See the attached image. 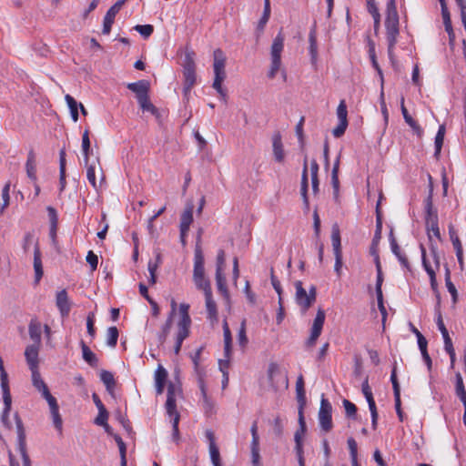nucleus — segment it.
Here are the masks:
<instances>
[{
    "mask_svg": "<svg viewBox=\"0 0 466 466\" xmlns=\"http://www.w3.org/2000/svg\"><path fill=\"white\" fill-rule=\"evenodd\" d=\"M325 311L321 308H319L317 311L316 317L311 326L310 335L307 341L308 345L313 346L316 343L318 338L321 334L323 325L325 322Z\"/></svg>",
    "mask_w": 466,
    "mask_h": 466,
    "instance_id": "14",
    "label": "nucleus"
},
{
    "mask_svg": "<svg viewBox=\"0 0 466 466\" xmlns=\"http://www.w3.org/2000/svg\"><path fill=\"white\" fill-rule=\"evenodd\" d=\"M17 432V450L21 455L23 466H31V461L26 451L25 432L21 419L17 414L15 416Z\"/></svg>",
    "mask_w": 466,
    "mask_h": 466,
    "instance_id": "12",
    "label": "nucleus"
},
{
    "mask_svg": "<svg viewBox=\"0 0 466 466\" xmlns=\"http://www.w3.org/2000/svg\"><path fill=\"white\" fill-rule=\"evenodd\" d=\"M390 248L392 253L398 258L400 264L407 268L409 265L408 259L404 254L400 252V247L396 241V239L393 238L392 234H390Z\"/></svg>",
    "mask_w": 466,
    "mask_h": 466,
    "instance_id": "31",
    "label": "nucleus"
},
{
    "mask_svg": "<svg viewBox=\"0 0 466 466\" xmlns=\"http://www.w3.org/2000/svg\"><path fill=\"white\" fill-rule=\"evenodd\" d=\"M9 191H10V183L8 182L4 186V187L2 189L3 204L0 208V214H3L5 210V208L9 205V202H10Z\"/></svg>",
    "mask_w": 466,
    "mask_h": 466,
    "instance_id": "47",
    "label": "nucleus"
},
{
    "mask_svg": "<svg viewBox=\"0 0 466 466\" xmlns=\"http://www.w3.org/2000/svg\"><path fill=\"white\" fill-rule=\"evenodd\" d=\"M348 447L350 453V460L352 461H358V445L356 441L353 438L348 439Z\"/></svg>",
    "mask_w": 466,
    "mask_h": 466,
    "instance_id": "57",
    "label": "nucleus"
},
{
    "mask_svg": "<svg viewBox=\"0 0 466 466\" xmlns=\"http://www.w3.org/2000/svg\"><path fill=\"white\" fill-rule=\"evenodd\" d=\"M193 282L196 288L202 290L204 294L212 291L210 282L205 275L204 256L199 247H197L195 249Z\"/></svg>",
    "mask_w": 466,
    "mask_h": 466,
    "instance_id": "4",
    "label": "nucleus"
},
{
    "mask_svg": "<svg viewBox=\"0 0 466 466\" xmlns=\"http://www.w3.org/2000/svg\"><path fill=\"white\" fill-rule=\"evenodd\" d=\"M179 393V389L174 384H169L167 388V398L166 401L167 413L171 419L173 427V436H178L179 414L176 410V396Z\"/></svg>",
    "mask_w": 466,
    "mask_h": 466,
    "instance_id": "9",
    "label": "nucleus"
},
{
    "mask_svg": "<svg viewBox=\"0 0 466 466\" xmlns=\"http://www.w3.org/2000/svg\"><path fill=\"white\" fill-rule=\"evenodd\" d=\"M189 305L181 303L178 307V319L176 324L174 352L178 354L183 341L189 336L191 318L188 313Z\"/></svg>",
    "mask_w": 466,
    "mask_h": 466,
    "instance_id": "3",
    "label": "nucleus"
},
{
    "mask_svg": "<svg viewBox=\"0 0 466 466\" xmlns=\"http://www.w3.org/2000/svg\"><path fill=\"white\" fill-rule=\"evenodd\" d=\"M238 341L241 348H245L248 343V338L246 335L245 322L243 321L238 330Z\"/></svg>",
    "mask_w": 466,
    "mask_h": 466,
    "instance_id": "58",
    "label": "nucleus"
},
{
    "mask_svg": "<svg viewBox=\"0 0 466 466\" xmlns=\"http://www.w3.org/2000/svg\"><path fill=\"white\" fill-rule=\"evenodd\" d=\"M107 419H108V412H107L106 409H104L102 410H98V415L95 419V423L96 425L101 426V425L106 424L107 422Z\"/></svg>",
    "mask_w": 466,
    "mask_h": 466,
    "instance_id": "63",
    "label": "nucleus"
},
{
    "mask_svg": "<svg viewBox=\"0 0 466 466\" xmlns=\"http://www.w3.org/2000/svg\"><path fill=\"white\" fill-rule=\"evenodd\" d=\"M452 244H453L454 249L456 251L458 262L461 265V267H462L463 266V250H462L461 243L458 238H455L454 239H452Z\"/></svg>",
    "mask_w": 466,
    "mask_h": 466,
    "instance_id": "56",
    "label": "nucleus"
},
{
    "mask_svg": "<svg viewBox=\"0 0 466 466\" xmlns=\"http://www.w3.org/2000/svg\"><path fill=\"white\" fill-rule=\"evenodd\" d=\"M426 227L430 238L432 237H435L438 239L441 238V233L438 225V216L431 215V218H426Z\"/></svg>",
    "mask_w": 466,
    "mask_h": 466,
    "instance_id": "25",
    "label": "nucleus"
},
{
    "mask_svg": "<svg viewBox=\"0 0 466 466\" xmlns=\"http://www.w3.org/2000/svg\"><path fill=\"white\" fill-rule=\"evenodd\" d=\"M331 411V404L328 400L322 397L318 419L320 429L325 432H329L333 427Z\"/></svg>",
    "mask_w": 466,
    "mask_h": 466,
    "instance_id": "11",
    "label": "nucleus"
},
{
    "mask_svg": "<svg viewBox=\"0 0 466 466\" xmlns=\"http://www.w3.org/2000/svg\"><path fill=\"white\" fill-rule=\"evenodd\" d=\"M25 167H26V173H27L28 177L31 180L35 181L36 180V166H35V156L32 152H30L28 155Z\"/></svg>",
    "mask_w": 466,
    "mask_h": 466,
    "instance_id": "34",
    "label": "nucleus"
},
{
    "mask_svg": "<svg viewBox=\"0 0 466 466\" xmlns=\"http://www.w3.org/2000/svg\"><path fill=\"white\" fill-rule=\"evenodd\" d=\"M370 13L372 15L374 19V28L377 30L380 27V15L378 8L376 7L374 0H366Z\"/></svg>",
    "mask_w": 466,
    "mask_h": 466,
    "instance_id": "42",
    "label": "nucleus"
},
{
    "mask_svg": "<svg viewBox=\"0 0 466 466\" xmlns=\"http://www.w3.org/2000/svg\"><path fill=\"white\" fill-rule=\"evenodd\" d=\"M269 15H270V4H269V2H264L263 15L260 18L258 25V30L262 31L264 29L266 24L268 23V21L269 19Z\"/></svg>",
    "mask_w": 466,
    "mask_h": 466,
    "instance_id": "50",
    "label": "nucleus"
},
{
    "mask_svg": "<svg viewBox=\"0 0 466 466\" xmlns=\"http://www.w3.org/2000/svg\"><path fill=\"white\" fill-rule=\"evenodd\" d=\"M273 155L275 160L281 163L284 160L285 153L280 137H275L273 139Z\"/></svg>",
    "mask_w": 466,
    "mask_h": 466,
    "instance_id": "29",
    "label": "nucleus"
},
{
    "mask_svg": "<svg viewBox=\"0 0 466 466\" xmlns=\"http://www.w3.org/2000/svg\"><path fill=\"white\" fill-rule=\"evenodd\" d=\"M205 295V302H206V309L208 312V318L212 321L218 320V309L217 304L213 299L212 291L204 294Z\"/></svg>",
    "mask_w": 466,
    "mask_h": 466,
    "instance_id": "23",
    "label": "nucleus"
},
{
    "mask_svg": "<svg viewBox=\"0 0 466 466\" xmlns=\"http://www.w3.org/2000/svg\"><path fill=\"white\" fill-rule=\"evenodd\" d=\"M361 390H362V393L365 396L366 400L369 404V409H370V415H371V426L375 430L377 427L378 412H377L376 403L373 399L372 391L368 383V380H365L362 383Z\"/></svg>",
    "mask_w": 466,
    "mask_h": 466,
    "instance_id": "16",
    "label": "nucleus"
},
{
    "mask_svg": "<svg viewBox=\"0 0 466 466\" xmlns=\"http://www.w3.org/2000/svg\"><path fill=\"white\" fill-rule=\"evenodd\" d=\"M167 378V371L163 366L159 365L157 370L155 371V382L166 384Z\"/></svg>",
    "mask_w": 466,
    "mask_h": 466,
    "instance_id": "55",
    "label": "nucleus"
},
{
    "mask_svg": "<svg viewBox=\"0 0 466 466\" xmlns=\"http://www.w3.org/2000/svg\"><path fill=\"white\" fill-rule=\"evenodd\" d=\"M437 326L443 337L444 348H450V346L452 345L451 339L450 338L448 330L445 328L441 313H439L437 317Z\"/></svg>",
    "mask_w": 466,
    "mask_h": 466,
    "instance_id": "36",
    "label": "nucleus"
},
{
    "mask_svg": "<svg viewBox=\"0 0 466 466\" xmlns=\"http://www.w3.org/2000/svg\"><path fill=\"white\" fill-rule=\"evenodd\" d=\"M309 52L310 56L311 64L313 66H316L318 61V44H317V35L316 30L312 29L310 30L309 34Z\"/></svg>",
    "mask_w": 466,
    "mask_h": 466,
    "instance_id": "24",
    "label": "nucleus"
},
{
    "mask_svg": "<svg viewBox=\"0 0 466 466\" xmlns=\"http://www.w3.org/2000/svg\"><path fill=\"white\" fill-rule=\"evenodd\" d=\"M401 113L405 122L410 126L412 131L420 137L423 135V129L410 116L407 108L404 106V98H401Z\"/></svg>",
    "mask_w": 466,
    "mask_h": 466,
    "instance_id": "21",
    "label": "nucleus"
},
{
    "mask_svg": "<svg viewBox=\"0 0 466 466\" xmlns=\"http://www.w3.org/2000/svg\"><path fill=\"white\" fill-rule=\"evenodd\" d=\"M118 339V330L116 327H110L106 331V344L109 347H115Z\"/></svg>",
    "mask_w": 466,
    "mask_h": 466,
    "instance_id": "46",
    "label": "nucleus"
},
{
    "mask_svg": "<svg viewBox=\"0 0 466 466\" xmlns=\"http://www.w3.org/2000/svg\"><path fill=\"white\" fill-rule=\"evenodd\" d=\"M134 29L145 38L150 36L154 31V27L151 25H137Z\"/></svg>",
    "mask_w": 466,
    "mask_h": 466,
    "instance_id": "54",
    "label": "nucleus"
},
{
    "mask_svg": "<svg viewBox=\"0 0 466 466\" xmlns=\"http://www.w3.org/2000/svg\"><path fill=\"white\" fill-rule=\"evenodd\" d=\"M343 407L345 409L346 414L349 417H353L356 415L357 412V407L354 403L350 402L348 400H343Z\"/></svg>",
    "mask_w": 466,
    "mask_h": 466,
    "instance_id": "60",
    "label": "nucleus"
},
{
    "mask_svg": "<svg viewBox=\"0 0 466 466\" xmlns=\"http://www.w3.org/2000/svg\"><path fill=\"white\" fill-rule=\"evenodd\" d=\"M307 188H308V169H307V159L304 160V167L301 177V195L304 198V202L308 204L307 198Z\"/></svg>",
    "mask_w": 466,
    "mask_h": 466,
    "instance_id": "44",
    "label": "nucleus"
},
{
    "mask_svg": "<svg viewBox=\"0 0 466 466\" xmlns=\"http://www.w3.org/2000/svg\"><path fill=\"white\" fill-rule=\"evenodd\" d=\"M348 111L344 100H341L337 108V117L339 120L338 126L332 130L335 137H340L346 131L348 127Z\"/></svg>",
    "mask_w": 466,
    "mask_h": 466,
    "instance_id": "15",
    "label": "nucleus"
},
{
    "mask_svg": "<svg viewBox=\"0 0 466 466\" xmlns=\"http://www.w3.org/2000/svg\"><path fill=\"white\" fill-rule=\"evenodd\" d=\"M42 327L37 321H31L29 325L30 338L35 341V345H39L41 341Z\"/></svg>",
    "mask_w": 466,
    "mask_h": 466,
    "instance_id": "30",
    "label": "nucleus"
},
{
    "mask_svg": "<svg viewBox=\"0 0 466 466\" xmlns=\"http://www.w3.org/2000/svg\"><path fill=\"white\" fill-rule=\"evenodd\" d=\"M141 108L144 110V111H147V112H151L152 114H155L156 112V107L154 106V105L150 102L149 98H148V96L147 94L141 96V97H138L137 99Z\"/></svg>",
    "mask_w": 466,
    "mask_h": 466,
    "instance_id": "48",
    "label": "nucleus"
},
{
    "mask_svg": "<svg viewBox=\"0 0 466 466\" xmlns=\"http://www.w3.org/2000/svg\"><path fill=\"white\" fill-rule=\"evenodd\" d=\"M385 27L386 38L388 42V55L390 58L392 59L394 46L397 43L399 35V15L395 0H388Z\"/></svg>",
    "mask_w": 466,
    "mask_h": 466,
    "instance_id": "2",
    "label": "nucleus"
},
{
    "mask_svg": "<svg viewBox=\"0 0 466 466\" xmlns=\"http://www.w3.org/2000/svg\"><path fill=\"white\" fill-rule=\"evenodd\" d=\"M376 268H377V282H376V295L380 297V293H382L381 286L383 282L381 267L380 263L379 257L376 258Z\"/></svg>",
    "mask_w": 466,
    "mask_h": 466,
    "instance_id": "51",
    "label": "nucleus"
},
{
    "mask_svg": "<svg viewBox=\"0 0 466 466\" xmlns=\"http://www.w3.org/2000/svg\"><path fill=\"white\" fill-rule=\"evenodd\" d=\"M183 75L185 78L184 91L187 94L196 83L195 62L190 54H187L183 64Z\"/></svg>",
    "mask_w": 466,
    "mask_h": 466,
    "instance_id": "13",
    "label": "nucleus"
},
{
    "mask_svg": "<svg viewBox=\"0 0 466 466\" xmlns=\"http://www.w3.org/2000/svg\"><path fill=\"white\" fill-rule=\"evenodd\" d=\"M0 387L2 391V398L4 401V410L2 413V422L8 426V416L11 410L12 397L9 389L8 375L5 370L3 360L0 357Z\"/></svg>",
    "mask_w": 466,
    "mask_h": 466,
    "instance_id": "8",
    "label": "nucleus"
},
{
    "mask_svg": "<svg viewBox=\"0 0 466 466\" xmlns=\"http://www.w3.org/2000/svg\"><path fill=\"white\" fill-rule=\"evenodd\" d=\"M86 262L90 265L91 269L94 271L97 268L98 258L93 251H88L86 255Z\"/></svg>",
    "mask_w": 466,
    "mask_h": 466,
    "instance_id": "64",
    "label": "nucleus"
},
{
    "mask_svg": "<svg viewBox=\"0 0 466 466\" xmlns=\"http://www.w3.org/2000/svg\"><path fill=\"white\" fill-rule=\"evenodd\" d=\"M35 247H39V246H38V242L35 239L34 235L29 232L26 233L24 237L23 244H22V248H23L24 251L25 253H27L31 248H33V249L35 250Z\"/></svg>",
    "mask_w": 466,
    "mask_h": 466,
    "instance_id": "39",
    "label": "nucleus"
},
{
    "mask_svg": "<svg viewBox=\"0 0 466 466\" xmlns=\"http://www.w3.org/2000/svg\"><path fill=\"white\" fill-rule=\"evenodd\" d=\"M86 166V177L88 182L92 185L94 188H97L96 179V166L94 164H88Z\"/></svg>",
    "mask_w": 466,
    "mask_h": 466,
    "instance_id": "53",
    "label": "nucleus"
},
{
    "mask_svg": "<svg viewBox=\"0 0 466 466\" xmlns=\"http://www.w3.org/2000/svg\"><path fill=\"white\" fill-rule=\"evenodd\" d=\"M369 54H370V58L371 60L372 66L377 70V72L380 77V80H381V85H383V74H382V71L378 64V61L376 58L375 47H374L373 44L370 47Z\"/></svg>",
    "mask_w": 466,
    "mask_h": 466,
    "instance_id": "52",
    "label": "nucleus"
},
{
    "mask_svg": "<svg viewBox=\"0 0 466 466\" xmlns=\"http://www.w3.org/2000/svg\"><path fill=\"white\" fill-rule=\"evenodd\" d=\"M432 262L427 258L426 250L421 247L422 265L430 277L431 286L433 290L437 289L436 271L440 268V258L434 248H431Z\"/></svg>",
    "mask_w": 466,
    "mask_h": 466,
    "instance_id": "10",
    "label": "nucleus"
},
{
    "mask_svg": "<svg viewBox=\"0 0 466 466\" xmlns=\"http://www.w3.org/2000/svg\"><path fill=\"white\" fill-rule=\"evenodd\" d=\"M34 269H35V282H39L43 276V267L41 260V252L39 247H35L34 253Z\"/></svg>",
    "mask_w": 466,
    "mask_h": 466,
    "instance_id": "27",
    "label": "nucleus"
},
{
    "mask_svg": "<svg viewBox=\"0 0 466 466\" xmlns=\"http://www.w3.org/2000/svg\"><path fill=\"white\" fill-rule=\"evenodd\" d=\"M270 280H271L273 289H275V291L277 292V294L279 296V299L282 298L283 290H282L281 284H280L279 280L275 277L272 269H271Z\"/></svg>",
    "mask_w": 466,
    "mask_h": 466,
    "instance_id": "62",
    "label": "nucleus"
},
{
    "mask_svg": "<svg viewBox=\"0 0 466 466\" xmlns=\"http://www.w3.org/2000/svg\"><path fill=\"white\" fill-rule=\"evenodd\" d=\"M224 351H225V357L228 358L231 353V344H232V338H231V332H225L224 333Z\"/></svg>",
    "mask_w": 466,
    "mask_h": 466,
    "instance_id": "59",
    "label": "nucleus"
},
{
    "mask_svg": "<svg viewBox=\"0 0 466 466\" xmlns=\"http://www.w3.org/2000/svg\"><path fill=\"white\" fill-rule=\"evenodd\" d=\"M38 353L39 345H29L25 350V357L30 370L38 369Z\"/></svg>",
    "mask_w": 466,
    "mask_h": 466,
    "instance_id": "18",
    "label": "nucleus"
},
{
    "mask_svg": "<svg viewBox=\"0 0 466 466\" xmlns=\"http://www.w3.org/2000/svg\"><path fill=\"white\" fill-rule=\"evenodd\" d=\"M82 353H83V359L85 360V361H86L91 366H96V363H97L96 356L83 342H82Z\"/></svg>",
    "mask_w": 466,
    "mask_h": 466,
    "instance_id": "43",
    "label": "nucleus"
},
{
    "mask_svg": "<svg viewBox=\"0 0 466 466\" xmlns=\"http://www.w3.org/2000/svg\"><path fill=\"white\" fill-rule=\"evenodd\" d=\"M294 287L296 289L295 301L297 305L299 307L300 311L302 313H306L316 301V287L311 285L309 290H306L303 288L302 282L300 280L295 281Z\"/></svg>",
    "mask_w": 466,
    "mask_h": 466,
    "instance_id": "5",
    "label": "nucleus"
},
{
    "mask_svg": "<svg viewBox=\"0 0 466 466\" xmlns=\"http://www.w3.org/2000/svg\"><path fill=\"white\" fill-rule=\"evenodd\" d=\"M284 35L279 32L270 46V68L268 73L269 78H274L277 74L281 70V54L284 49Z\"/></svg>",
    "mask_w": 466,
    "mask_h": 466,
    "instance_id": "7",
    "label": "nucleus"
},
{
    "mask_svg": "<svg viewBox=\"0 0 466 466\" xmlns=\"http://www.w3.org/2000/svg\"><path fill=\"white\" fill-rule=\"evenodd\" d=\"M216 281H217V286H218V289L219 290V292L225 298H228V289H227V286H226V278L224 276V273L220 272L219 268L216 269Z\"/></svg>",
    "mask_w": 466,
    "mask_h": 466,
    "instance_id": "35",
    "label": "nucleus"
},
{
    "mask_svg": "<svg viewBox=\"0 0 466 466\" xmlns=\"http://www.w3.org/2000/svg\"><path fill=\"white\" fill-rule=\"evenodd\" d=\"M214 56V63H213V69H214V82H213V88L216 89V91L221 96H226L225 90L222 87V83L226 78V71H225V65H226V56L225 54L221 49H216L213 53Z\"/></svg>",
    "mask_w": 466,
    "mask_h": 466,
    "instance_id": "6",
    "label": "nucleus"
},
{
    "mask_svg": "<svg viewBox=\"0 0 466 466\" xmlns=\"http://www.w3.org/2000/svg\"><path fill=\"white\" fill-rule=\"evenodd\" d=\"M50 222V228H49V237L53 242V244H56V230H57V225H58V216L56 210L52 207H47L46 208Z\"/></svg>",
    "mask_w": 466,
    "mask_h": 466,
    "instance_id": "20",
    "label": "nucleus"
},
{
    "mask_svg": "<svg viewBox=\"0 0 466 466\" xmlns=\"http://www.w3.org/2000/svg\"><path fill=\"white\" fill-rule=\"evenodd\" d=\"M456 394L462 403H466V390L461 373L456 374Z\"/></svg>",
    "mask_w": 466,
    "mask_h": 466,
    "instance_id": "38",
    "label": "nucleus"
},
{
    "mask_svg": "<svg viewBox=\"0 0 466 466\" xmlns=\"http://www.w3.org/2000/svg\"><path fill=\"white\" fill-rule=\"evenodd\" d=\"M444 136H445V127L444 126H441L439 127V130L436 134V137H435V141H434V145H435V156L438 157L441 153V147H442V145H443V140H444Z\"/></svg>",
    "mask_w": 466,
    "mask_h": 466,
    "instance_id": "41",
    "label": "nucleus"
},
{
    "mask_svg": "<svg viewBox=\"0 0 466 466\" xmlns=\"http://www.w3.org/2000/svg\"><path fill=\"white\" fill-rule=\"evenodd\" d=\"M56 306L62 316H66L70 311V302L66 290L56 294Z\"/></svg>",
    "mask_w": 466,
    "mask_h": 466,
    "instance_id": "22",
    "label": "nucleus"
},
{
    "mask_svg": "<svg viewBox=\"0 0 466 466\" xmlns=\"http://www.w3.org/2000/svg\"><path fill=\"white\" fill-rule=\"evenodd\" d=\"M172 322H173L172 314H169L167 319L166 320V323L163 325V327L161 329V331L158 333V341L160 344H163L166 341V339L169 334V331H170V329L172 326Z\"/></svg>",
    "mask_w": 466,
    "mask_h": 466,
    "instance_id": "37",
    "label": "nucleus"
},
{
    "mask_svg": "<svg viewBox=\"0 0 466 466\" xmlns=\"http://www.w3.org/2000/svg\"><path fill=\"white\" fill-rule=\"evenodd\" d=\"M210 461L213 466L222 465L219 449L218 446L208 448Z\"/></svg>",
    "mask_w": 466,
    "mask_h": 466,
    "instance_id": "49",
    "label": "nucleus"
},
{
    "mask_svg": "<svg viewBox=\"0 0 466 466\" xmlns=\"http://www.w3.org/2000/svg\"><path fill=\"white\" fill-rule=\"evenodd\" d=\"M65 100L67 104V106L69 107L71 117H72L73 121L77 122L79 104L70 95H66Z\"/></svg>",
    "mask_w": 466,
    "mask_h": 466,
    "instance_id": "32",
    "label": "nucleus"
},
{
    "mask_svg": "<svg viewBox=\"0 0 466 466\" xmlns=\"http://www.w3.org/2000/svg\"><path fill=\"white\" fill-rule=\"evenodd\" d=\"M445 280H446V286H447L448 291L451 293V295L452 296L453 299L455 300L456 297H457V290H456L455 286L451 281L449 268H446V278H445Z\"/></svg>",
    "mask_w": 466,
    "mask_h": 466,
    "instance_id": "61",
    "label": "nucleus"
},
{
    "mask_svg": "<svg viewBox=\"0 0 466 466\" xmlns=\"http://www.w3.org/2000/svg\"><path fill=\"white\" fill-rule=\"evenodd\" d=\"M82 150L84 154L85 164L87 165L88 156L90 151V140L88 136V131L86 130L82 137Z\"/></svg>",
    "mask_w": 466,
    "mask_h": 466,
    "instance_id": "45",
    "label": "nucleus"
},
{
    "mask_svg": "<svg viewBox=\"0 0 466 466\" xmlns=\"http://www.w3.org/2000/svg\"><path fill=\"white\" fill-rule=\"evenodd\" d=\"M296 392L297 399L299 403V406L303 407L306 402L305 390H304V381L302 377H299L296 383Z\"/></svg>",
    "mask_w": 466,
    "mask_h": 466,
    "instance_id": "40",
    "label": "nucleus"
},
{
    "mask_svg": "<svg viewBox=\"0 0 466 466\" xmlns=\"http://www.w3.org/2000/svg\"><path fill=\"white\" fill-rule=\"evenodd\" d=\"M31 371V381L35 390L41 393L42 397L46 400L50 413L52 416L53 423L56 429L59 431H62V419L59 414V407L55 397H53L48 390L47 385L43 380L39 369L32 370Z\"/></svg>",
    "mask_w": 466,
    "mask_h": 466,
    "instance_id": "1",
    "label": "nucleus"
},
{
    "mask_svg": "<svg viewBox=\"0 0 466 466\" xmlns=\"http://www.w3.org/2000/svg\"><path fill=\"white\" fill-rule=\"evenodd\" d=\"M331 244L334 256L342 255L340 233L338 226H333L331 232Z\"/></svg>",
    "mask_w": 466,
    "mask_h": 466,
    "instance_id": "26",
    "label": "nucleus"
},
{
    "mask_svg": "<svg viewBox=\"0 0 466 466\" xmlns=\"http://www.w3.org/2000/svg\"><path fill=\"white\" fill-rule=\"evenodd\" d=\"M127 88L137 95V98L141 97L147 94L148 85L146 81H138L135 83H129Z\"/></svg>",
    "mask_w": 466,
    "mask_h": 466,
    "instance_id": "28",
    "label": "nucleus"
},
{
    "mask_svg": "<svg viewBox=\"0 0 466 466\" xmlns=\"http://www.w3.org/2000/svg\"><path fill=\"white\" fill-rule=\"evenodd\" d=\"M100 380L105 384L107 391L112 394L116 384L113 374L107 370H103L100 373Z\"/></svg>",
    "mask_w": 466,
    "mask_h": 466,
    "instance_id": "33",
    "label": "nucleus"
},
{
    "mask_svg": "<svg viewBox=\"0 0 466 466\" xmlns=\"http://www.w3.org/2000/svg\"><path fill=\"white\" fill-rule=\"evenodd\" d=\"M193 209L194 205L192 202H187L184 211L180 216V231H189L190 225L193 222Z\"/></svg>",
    "mask_w": 466,
    "mask_h": 466,
    "instance_id": "19",
    "label": "nucleus"
},
{
    "mask_svg": "<svg viewBox=\"0 0 466 466\" xmlns=\"http://www.w3.org/2000/svg\"><path fill=\"white\" fill-rule=\"evenodd\" d=\"M121 6L122 1H118L113 6H111L106 12L104 17L103 34L108 35L110 33L115 17L116 14L119 12Z\"/></svg>",
    "mask_w": 466,
    "mask_h": 466,
    "instance_id": "17",
    "label": "nucleus"
}]
</instances>
